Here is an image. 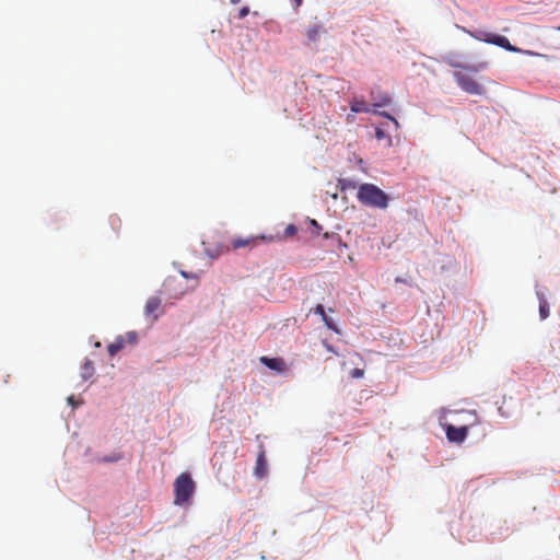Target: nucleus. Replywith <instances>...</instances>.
<instances>
[{"mask_svg":"<svg viewBox=\"0 0 560 560\" xmlns=\"http://www.w3.org/2000/svg\"><path fill=\"white\" fill-rule=\"evenodd\" d=\"M358 200L366 207L386 209L389 197L374 184L364 183L360 185L357 194Z\"/></svg>","mask_w":560,"mask_h":560,"instance_id":"f257e3e1","label":"nucleus"},{"mask_svg":"<svg viewBox=\"0 0 560 560\" xmlns=\"http://www.w3.org/2000/svg\"><path fill=\"white\" fill-rule=\"evenodd\" d=\"M468 34L477 40L499 46L501 48H504L508 51L521 52V54L528 55V56H539L538 54H536L532 50H523L516 46H513L510 43V40L503 35H498V34H493V33H489V32H481V31L468 32Z\"/></svg>","mask_w":560,"mask_h":560,"instance_id":"f03ea898","label":"nucleus"},{"mask_svg":"<svg viewBox=\"0 0 560 560\" xmlns=\"http://www.w3.org/2000/svg\"><path fill=\"white\" fill-rule=\"evenodd\" d=\"M195 481L192 480L190 474L182 472L174 481V504H187L195 492Z\"/></svg>","mask_w":560,"mask_h":560,"instance_id":"7ed1b4c3","label":"nucleus"},{"mask_svg":"<svg viewBox=\"0 0 560 560\" xmlns=\"http://www.w3.org/2000/svg\"><path fill=\"white\" fill-rule=\"evenodd\" d=\"M187 291V285L176 277H167L162 284V292L170 299H179Z\"/></svg>","mask_w":560,"mask_h":560,"instance_id":"20e7f679","label":"nucleus"},{"mask_svg":"<svg viewBox=\"0 0 560 560\" xmlns=\"http://www.w3.org/2000/svg\"><path fill=\"white\" fill-rule=\"evenodd\" d=\"M454 79L458 86L468 94L479 95L482 93L481 85L475 81L471 77L462 72H455Z\"/></svg>","mask_w":560,"mask_h":560,"instance_id":"39448f33","label":"nucleus"},{"mask_svg":"<svg viewBox=\"0 0 560 560\" xmlns=\"http://www.w3.org/2000/svg\"><path fill=\"white\" fill-rule=\"evenodd\" d=\"M268 474V463L266 458V451L262 443L259 444V451L257 454L256 465L254 468V475L261 479Z\"/></svg>","mask_w":560,"mask_h":560,"instance_id":"423d86ee","label":"nucleus"},{"mask_svg":"<svg viewBox=\"0 0 560 560\" xmlns=\"http://www.w3.org/2000/svg\"><path fill=\"white\" fill-rule=\"evenodd\" d=\"M446 438L450 442L454 443H463L468 434L467 427H454L452 424H447L445 428Z\"/></svg>","mask_w":560,"mask_h":560,"instance_id":"0eeeda50","label":"nucleus"},{"mask_svg":"<svg viewBox=\"0 0 560 560\" xmlns=\"http://www.w3.org/2000/svg\"><path fill=\"white\" fill-rule=\"evenodd\" d=\"M259 360L264 365L278 374H285L289 370L287 362L282 358L261 357Z\"/></svg>","mask_w":560,"mask_h":560,"instance_id":"6e6552de","label":"nucleus"},{"mask_svg":"<svg viewBox=\"0 0 560 560\" xmlns=\"http://www.w3.org/2000/svg\"><path fill=\"white\" fill-rule=\"evenodd\" d=\"M265 240H267L265 236H250V237L237 236V237H234L231 240V247L233 249H238V248L246 247V246L254 247L258 244L259 241H265Z\"/></svg>","mask_w":560,"mask_h":560,"instance_id":"1a4fd4ad","label":"nucleus"},{"mask_svg":"<svg viewBox=\"0 0 560 560\" xmlns=\"http://www.w3.org/2000/svg\"><path fill=\"white\" fill-rule=\"evenodd\" d=\"M326 30L320 23L316 22L310 25L305 31V35L307 38L306 45L317 44L320 38V35L324 34Z\"/></svg>","mask_w":560,"mask_h":560,"instance_id":"9d476101","label":"nucleus"},{"mask_svg":"<svg viewBox=\"0 0 560 560\" xmlns=\"http://www.w3.org/2000/svg\"><path fill=\"white\" fill-rule=\"evenodd\" d=\"M161 306V299L158 296L150 298L144 306V313L147 316H153V319H156L159 317L158 314H155L156 311L160 310Z\"/></svg>","mask_w":560,"mask_h":560,"instance_id":"9b49d317","label":"nucleus"},{"mask_svg":"<svg viewBox=\"0 0 560 560\" xmlns=\"http://www.w3.org/2000/svg\"><path fill=\"white\" fill-rule=\"evenodd\" d=\"M314 313L319 315L323 319V322L325 323V325L329 328V329H332L335 331H338L332 319L329 318L327 315H326V312H325V308L322 304H317L314 308Z\"/></svg>","mask_w":560,"mask_h":560,"instance_id":"f8f14e48","label":"nucleus"},{"mask_svg":"<svg viewBox=\"0 0 560 560\" xmlns=\"http://www.w3.org/2000/svg\"><path fill=\"white\" fill-rule=\"evenodd\" d=\"M95 369L93 362L89 359H85L84 363L81 366V377L83 381H89L94 375Z\"/></svg>","mask_w":560,"mask_h":560,"instance_id":"ddd939ff","label":"nucleus"},{"mask_svg":"<svg viewBox=\"0 0 560 560\" xmlns=\"http://www.w3.org/2000/svg\"><path fill=\"white\" fill-rule=\"evenodd\" d=\"M125 337L118 336L115 341L107 347L109 355L114 357L117 354L125 347Z\"/></svg>","mask_w":560,"mask_h":560,"instance_id":"4468645a","label":"nucleus"},{"mask_svg":"<svg viewBox=\"0 0 560 560\" xmlns=\"http://www.w3.org/2000/svg\"><path fill=\"white\" fill-rule=\"evenodd\" d=\"M539 315L541 319L549 316V303L544 296H539Z\"/></svg>","mask_w":560,"mask_h":560,"instance_id":"2eb2a0df","label":"nucleus"},{"mask_svg":"<svg viewBox=\"0 0 560 560\" xmlns=\"http://www.w3.org/2000/svg\"><path fill=\"white\" fill-rule=\"evenodd\" d=\"M351 110L354 113L368 112V107L364 102L355 101L351 104Z\"/></svg>","mask_w":560,"mask_h":560,"instance_id":"dca6fc26","label":"nucleus"},{"mask_svg":"<svg viewBox=\"0 0 560 560\" xmlns=\"http://www.w3.org/2000/svg\"><path fill=\"white\" fill-rule=\"evenodd\" d=\"M109 222H110V225L112 228L115 230V231H118L121 226V220L118 215H110L109 217Z\"/></svg>","mask_w":560,"mask_h":560,"instance_id":"f3484780","label":"nucleus"},{"mask_svg":"<svg viewBox=\"0 0 560 560\" xmlns=\"http://www.w3.org/2000/svg\"><path fill=\"white\" fill-rule=\"evenodd\" d=\"M124 337L125 343L128 342L130 345H135L138 340V335L136 331H128Z\"/></svg>","mask_w":560,"mask_h":560,"instance_id":"a211bd4d","label":"nucleus"},{"mask_svg":"<svg viewBox=\"0 0 560 560\" xmlns=\"http://www.w3.org/2000/svg\"><path fill=\"white\" fill-rule=\"evenodd\" d=\"M363 375H364L363 369L355 368L350 372V376L352 378H361V377H363Z\"/></svg>","mask_w":560,"mask_h":560,"instance_id":"6ab92c4d","label":"nucleus"},{"mask_svg":"<svg viewBox=\"0 0 560 560\" xmlns=\"http://www.w3.org/2000/svg\"><path fill=\"white\" fill-rule=\"evenodd\" d=\"M378 114H380V115H382V116H384V117H386V118H388V119L393 122V125L395 126V129H396V130L399 128V124H398V121H397V120H396V118H394L392 115H389V114H388V113H386V112H380Z\"/></svg>","mask_w":560,"mask_h":560,"instance_id":"aec40b11","label":"nucleus"},{"mask_svg":"<svg viewBox=\"0 0 560 560\" xmlns=\"http://www.w3.org/2000/svg\"><path fill=\"white\" fill-rule=\"evenodd\" d=\"M392 102V98L389 95H384L380 102L375 103L374 105L375 106H385V105H388L390 104Z\"/></svg>","mask_w":560,"mask_h":560,"instance_id":"412c9836","label":"nucleus"},{"mask_svg":"<svg viewBox=\"0 0 560 560\" xmlns=\"http://www.w3.org/2000/svg\"><path fill=\"white\" fill-rule=\"evenodd\" d=\"M298 229L295 228V225L293 224H289L285 230H284V234L287 236H292L296 233Z\"/></svg>","mask_w":560,"mask_h":560,"instance_id":"4be33fe9","label":"nucleus"},{"mask_svg":"<svg viewBox=\"0 0 560 560\" xmlns=\"http://www.w3.org/2000/svg\"><path fill=\"white\" fill-rule=\"evenodd\" d=\"M249 13V8L248 7H243L240 12H238V18L240 19H244L245 16H247Z\"/></svg>","mask_w":560,"mask_h":560,"instance_id":"5701e85b","label":"nucleus"},{"mask_svg":"<svg viewBox=\"0 0 560 560\" xmlns=\"http://www.w3.org/2000/svg\"><path fill=\"white\" fill-rule=\"evenodd\" d=\"M487 66H488V63H487V62H481V63H479L478 66H472V67H470L469 69H470L471 71L477 72V71H479V70H481V69H483V68H486Z\"/></svg>","mask_w":560,"mask_h":560,"instance_id":"b1692460","label":"nucleus"},{"mask_svg":"<svg viewBox=\"0 0 560 560\" xmlns=\"http://www.w3.org/2000/svg\"><path fill=\"white\" fill-rule=\"evenodd\" d=\"M180 275L185 279H189L190 278V279L197 280V278H198L197 275L188 273L186 271H180Z\"/></svg>","mask_w":560,"mask_h":560,"instance_id":"393cba45","label":"nucleus"},{"mask_svg":"<svg viewBox=\"0 0 560 560\" xmlns=\"http://www.w3.org/2000/svg\"><path fill=\"white\" fill-rule=\"evenodd\" d=\"M120 458H121V456H120V455H116V456H113V457H106V458H104L103 460H104V462H109V463H112V462H117V460H119Z\"/></svg>","mask_w":560,"mask_h":560,"instance_id":"a878e982","label":"nucleus"},{"mask_svg":"<svg viewBox=\"0 0 560 560\" xmlns=\"http://www.w3.org/2000/svg\"><path fill=\"white\" fill-rule=\"evenodd\" d=\"M375 136L377 139H383L385 137L384 131L381 128L376 129Z\"/></svg>","mask_w":560,"mask_h":560,"instance_id":"bb28decb","label":"nucleus"},{"mask_svg":"<svg viewBox=\"0 0 560 560\" xmlns=\"http://www.w3.org/2000/svg\"><path fill=\"white\" fill-rule=\"evenodd\" d=\"M311 224L313 225V228H316V230H320V226L315 220H311Z\"/></svg>","mask_w":560,"mask_h":560,"instance_id":"cd10ccee","label":"nucleus"},{"mask_svg":"<svg viewBox=\"0 0 560 560\" xmlns=\"http://www.w3.org/2000/svg\"><path fill=\"white\" fill-rule=\"evenodd\" d=\"M68 402H69V404H71V405H74V398H73V396H70V397L68 398Z\"/></svg>","mask_w":560,"mask_h":560,"instance_id":"c85d7f7f","label":"nucleus"},{"mask_svg":"<svg viewBox=\"0 0 560 560\" xmlns=\"http://www.w3.org/2000/svg\"><path fill=\"white\" fill-rule=\"evenodd\" d=\"M296 7H300L302 4L303 0H293Z\"/></svg>","mask_w":560,"mask_h":560,"instance_id":"c756f323","label":"nucleus"},{"mask_svg":"<svg viewBox=\"0 0 560 560\" xmlns=\"http://www.w3.org/2000/svg\"><path fill=\"white\" fill-rule=\"evenodd\" d=\"M230 1H231V3H233V4H237V3H240L242 0H230Z\"/></svg>","mask_w":560,"mask_h":560,"instance_id":"7c9ffc66","label":"nucleus"},{"mask_svg":"<svg viewBox=\"0 0 560 560\" xmlns=\"http://www.w3.org/2000/svg\"><path fill=\"white\" fill-rule=\"evenodd\" d=\"M327 349H328L329 351L335 352L331 346H328V345H327Z\"/></svg>","mask_w":560,"mask_h":560,"instance_id":"2f4dec72","label":"nucleus"},{"mask_svg":"<svg viewBox=\"0 0 560 560\" xmlns=\"http://www.w3.org/2000/svg\"><path fill=\"white\" fill-rule=\"evenodd\" d=\"M451 65H452L453 67H460V65H457V63H451ZM462 68H464V67L462 66Z\"/></svg>","mask_w":560,"mask_h":560,"instance_id":"473e14b6","label":"nucleus"},{"mask_svg":"<svg viewBox=\"0 0 560 560\" xmlns=\"http://www.w3.org/2000/svg\"><path fill=\"white\" fill-rule=\"evenodd\" d=\"M557 30H558V31H560V26H559V27H557Z\"/></svg>","mask_w":560,"mask_h":560,"instance_id":"72a5a7b5","label":"nucleus"}]
</instances>
